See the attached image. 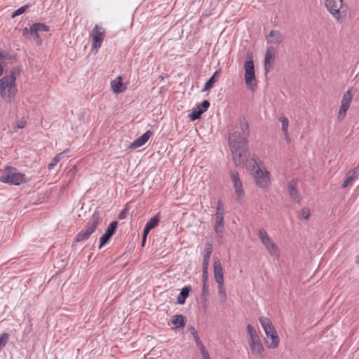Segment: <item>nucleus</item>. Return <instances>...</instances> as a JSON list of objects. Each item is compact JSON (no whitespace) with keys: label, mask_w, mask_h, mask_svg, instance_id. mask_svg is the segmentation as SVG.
Returning a JSON list of instances; mask_svg holds the SVG:
<instances>
[{"label":"nucleus","mask_w":359,"mask_h":359,"mask_svg":"<svg viewBox=\"0 0 359 359\" xmlns=\"http://www.w3.org/2000/svg\"><path fill=\"white\" fill-rule=\"evenodd\" d=\"M219 215L220 216H224V209H223L222 204L221 201H219L217 203L215 216H219Z\"/></svg>","instance_id":"58836bf2"},{"label":"nucleus","mask_w":359,"mask_h":359,"mask_svg":"<svg viewBox=\"0 0 359 359\" xmlns=\"http://www.w3.org/2000/svg\"><path fill=\"white\" fill-rule=\"evenodd\" d=\"M245 68V82L246 87L254 91L257 86V82L255 73L254 62L252 59L248 60L244 64Z\"/></svg>","instance_id":"9b49d317"},{"label":"nucleus","mask_w":359,"mask_h":359,"mask_svg":"<svg viewBox=\"0 0 359 359\" xmlns=\"http://www.w3.org/2000/svg\"><path fill=\"white\" fill-rule=\"evenodd\" d=\"M200 351L203 359H211L210 355L206 348H204Z\"/></svg>","instance_id":"ea45409f"},{"label":"nucleus","mask_w":359,"mask_h":359,"mask_svg":"<svg viewBox=\"0 0 359 359\" xmlns=\"http://www.w3.org/2000/svg\"><path fill=\"white\" fill-rule=\"evenodd\" d=\"M349 107H350V105L341 104V105L339 107V111H338V115H337L338 120L341 121L346 117V112H347L348 109H349Z\"/></svg>","instance_id":"7c9ffc66"},{"label":"nucleus","mask_w":359,"mask_h":359,"mask_svg":"<svg viewBox=\"0 0 359 359\" xmlns=\"http://www.w3.org/2000/svg\"><path fill=\"white\" fill-rule=\"evenodd\" d=\"M259 322L266 335V346L269 349H276L280 344V337L271 320L267 318L261 316Z\"/></svg>","instance_id":"20e7f679"},{"label":"nucleus","mask_w":359,"mask_h":359,"mask_svg":"<svg viewBox=\"0 0 359 359\" xmlns=\"http://www.w3.org/2000/svg\"><path fill=\"white\" fill-rule=\"evenodd\" d=\"M100 222V214L95 212L90 220L88 222L85 229L81 231L76 236V242H81L87 240L90 236L95 231Z\"/></svg>","instance_id":"9d476101"},{"label":"nucleus","mask_w":359,"mask_h":359,"mask_svg":"<svg viewBox=\"0 0 359 359\" xmlns=\"http://www.w3.org/2000/svg\"><path fill=\"white\" fill-rule=\"evenodd\" d=\"M4 65H0V76H1L4 73Z\"/></svg>","instance_id":"37998d69"},{"label":"nucleus","mask_w":359,"mask_h":359,"mask_svg":"<svg viewBox=\"0 0 359 359\" xmlns=\"http://www.w3.org/2000/svg\"><path fill=\"white\" fill-rule=\"evenodd\" d=\"M213 274L215 282L217 284V292L220 299L224 302L227 294L224 287V270L219 258H213Z\"/></svg>","instance_id":"0eeeda50"},{"label":"nucleus","mask_w":359,"mask_h":359,"mask_svg":"<svg viewBox=\"0 0 359 359\" xmlns=\"http://www.w3.org/2000/svg\"><path fill=\"white\" fill-rule=\"evenodd\" d=\"M8 336L6 333H3L0 335V350L4 347L8 341Z\"/></svg>","instance_id":"4c0bfd02"},{"label":"nucleus","mask_w":359,"mask_h":359,"mask_svg":"<svg viewBox=\"0 0 359 359\" xmlns=\"http://www.w3.org/2000/svg\"><path fill=\"white\" fill-rule=\"evenodd\" d=\"M288 192L290 197L295 201L299 202L300 196L299 191L297 189L296 184L294 182H290L287 187Z\"/></svg>","instance_id":"5701e85b"},{"label":"nucleus","mask_w":359,"mask_h":359,"mask_svg":"<svg viewBox=\"0 0 359 359\" xmlns=\"http://www.w3.org/2000/svg\"><path fill=\"white\" fill-rule=\"evenodd\" d=\"M63 157V153H60L57 154L50 161V163L48 164V168L49 170H52L55 168V166L57 165V163Z\"/></svg>","instance_id":"473e14b6"},{"label":"nucleus","mask_w":359,"mask_h":359,"mask_svg":"<svg viewBox=\"0 0 359 359\" xmlns=\"http://www.w3.org/2000/svg\"><path fill=\"white\" fill-rule=\"evenodd\" d=\"M276 50L273 47H269L265 54L264 68L269 72L273 67L275 61Z\"/></svg>","instance_id":"a211bd4d"},{"label":"nucleus","mask_w":359,"mask_h":359,"mask_svg":"<svg viewBox=\"0 0 359 359\" xmlns=\"http://www.w3.org/2000/svg\"><path fill=\"white\" fill-rule=\"evenodd\" d=\"M208 277H202L203 286L202 292L203 294L207 295L208 294Z\"/></svg>","instance_id":"e433bc0d"},{"label":"nucleus","mask_w":359,"mask_h":359,"mask_svg":"<svg viewBox=\"0 0 359 359\" xmlns=\"http://www.w3.org/2000/svg\"><path fill=\"white\" fill-rule=\"evenodd\" d=\"M34 35V38L36 39V43L38 45H41V43H42V39H41L39 33H36V34H33Z\"/></svg>","instance_id":"a19ab883"},{"label":"nucleus","mask_w":359,"mask_h":359,"mask_svg":"<svg viewBox=\"0 0 359 359\" xmlns=\"http://www.w3.org/2000/svg\"><path fill=\"white\" fill-rule=\"evenodd\" d=\"M27 125V121L25 118H21L13 124V129L14 132H17L18 129L24 128Z\"/></svg>","instance_id":"2f4dec72"},{"label":"nucleus","mask_w":359,"mask_h":359,"mask_svg":"<svg viewBox=\"0 0 359 359\" xmlns=\"http://www.w3.org/2000/svg\"><path fill=\"white\" fill-rule=\"evenodd\" d=\"M215 231L217 233H222L224 229V216H215Z\"/></svg>","instance_id":"c756f323"},{"label":"nucleus","mask_w":359,"mask_h":359,"mask_svg":"<svg viewBox=\"0 0 359 359\" xmlns=\"http://www.w3.org/2000/svg\"><path fill=\"white\" fill-rule=\"evenodd\" d=\"M278 121L281 123V130L283 132V134L284 135L285 141L287 142H290V133H289L290 121H289L288 118L284 115H281L278 118Z\"/></svg>","instance_id":"aec40b11"},{"label":"nucleus","mask_w":359,"mask_h":359,"mask_svg":"<svg viewBox=\"0 0 359 359\" xmlns=\"http://www.w3.org/2000/svg\"><path fill=\"white\" fill-rule=\"evenodd\" d=\"M257 235L268 254L275 259H278L280 257V250L267 231L264 229H260Z\"/></svg>","instance_id":"6e6552de"},{"label":"nucleus","mask_w":359,"mask_h":359,"mask_svg":"<svg viewBox=\"0 0 359 359\" xmlns=\"http://www.w3.org/2000/svg\"><path fill=\"white\" fill-rule=\"evenodd\" d=\"M27 32H28V29L27 28H25L23 29V34H25V33Z\"/></svg>","instance_id":"49530a36"},{"label":"nucleus","mask_w":359,"mask_h":359,"mask_svg":"<svg viewBox=\"0 0 359 359\" xmlns=\"http://www.w3.org/2000/svg\"><path fill=\"white\" fill-rule=\"evenodd\" d=\"M229 176L233 187L236 199L238 202L242 203L245 198V192L240 176L234 170L230 171Z\"/></svg>","instance_id":"f8f14e48"},{"label":"nucleus","mask_w":359,"mask_h":359,"mask_svg":"<svg viewBox=\"0 0 359 359\" xmlns=\"http://www.w3.org/2000/svg\"><path fill=\"white\" fill-rule=\"evenodd\" d=\"M355 262H356V263H359V255H358V256L356 257Z\"/></svg>","instance_id":"de8ad7c7"},{"label":"nucleus","mask_w":359,"mask_h":359,"mask_svg":"<svg viewBox=\"0 0 359 359\" xmlns=\"http://www.w3.org/2000/svg\"><path fill=\"white\" fill-rule=\"evenodd\" d=\"M283 35L278 31H271L269 34L268 41L270 43L278 44L283 41Z\"/></svg>","instance_id":"b1692460"},{"label":"nucleus","mask_w":359,"mask_h":359,"mask_svg":"<svg viewBox=\"0 0 359 359\" xmlns=\"http://www.w3.org/2000/svg\"><path fill=\"white\" fill-rule=\"evenodd\" d=\"M29 8V6H22L20 8H19L18 9L15 10L11 15V18H14L22 13H24L27 9Z\"/></svg>","instance_id":"c9c22d12"},{"label":"nucleus","mask_w":359,"mask_h":359,"mask_svg":"<svg viewBox=\"0 0 359 359\" xmlns=\"http://www.w3.org/2000/svg\"><path fill=\"white\" fill-rule=\"evenodd\" d=\"M48 30L49 27L43 23H34L29 29L31 34H36L39 32H48Z\"/></svg>","instance_id":"393cba45"},{"label":"nucleus","mask_w":359,"mask_h":359,"mask_svg":"<svg viewBox=\"0 0 359 359\" xmlns=\"http://www.w3.org/2000/svg\"><path fill=\"white\" fill-rule=\"evenodd\" d=\"M259 159L252 157L250 162L249 170L255 185L261 189H268L272 184V175L267 168L260 164Z\"/></svg>","instance_id":"f03ea898"},{"label":"nucleus","mask_w":359,"mask_h":359,"mask_svg":"<svg viewBox=\"0 0 359 359\" xmlns=\"http://www.w3.org/2000/svg\"><path fill=\"white\" fill-rule=\"evenodd\" d=\"M5 55L0 51V65H5Z\"/></svg>","instance_id":"79ce46f5"},{"label":"nucleus","mask_w":359,"mask_h":359,"mask_svg":"<svg viewBox=\"0 0 359 359\" xmlns=\"http://www.w3.org/2000/svg\"><path fill=\"white\" fill-rule=\"evenodd\" d=\"M92 40V50L97 53L101 47L105 36V31L101 26L96 25L90 34Z\"/></svg>","instance_id":"ddd939ff"},{"label":"nucleus","mask_w":359,"mask_h":359,"mask_svg":"<svg viewBox=\"0 0 359 359\" xmlns=\"http://www.w3.org/2000/svg\"><path fill=\"white\" fill-rule=\"evenodd\" d=\"M354 95V92L352 89L346 91L342 97L341 104H344L351 106V103Z\"/></svg>","instance_id":"c85d7f7f"},{"label":"nucleus","mask_w":359,"mask_h":359,"mask_svg":"<svg viewBox=\"0 0 359 359\" xmlns=\"http://www.w3.org/2000/svg\"><path fill=\"white\" fill-rule=\"evenodd\" d=\"M209 106L210 102L208 100H203L200 104L192 109L191 112L188 116L189 118L191 121L200 118L201 114L207 111Z\"/></svg>","instance_id":"4468645a"},{"label":"nucleus","mask_w":359,"mask_h":359,"mask_svg":"<svg viewBox=\"0 0 359 359\" xmlns=\"http://www.w3.org/2000/svg\"><path fill=\"white\" fill-rule=\"evenodd\" d=\"M355 177V172H348L346 175V178L345 181L344 182V183L341 185L342 188L344 189V188L347 187L351 183V182L354 180Z\"/></svg>","instance_id":"72a5a7b5"},{"label":"nucleus","mask_w":359,"mask_h":359,"mask_svg":"<svg viewBox=\"0 0 359 359\" xmlns=\"http://www.w3.org/2000/svg\"><path fill=\"white\" fill-rule=\"evenodd\" d=\"M28 181L29 180L24 174L11 166L5 167L4 172L0 175V182L10 185L18 186Z\"/></svg>","instance_id":"423d86ee"},{"label":"nucleus","mask_w":359,"mask_h":359,"mask_svg":"<svg viewBox=\"0 0 359 359\" xmlns=\"http://www.w3.org/2000/svg\"><path fill=\"white\" fill-rule=\"evenodd\" d=\"M186 318L181 314L174 315L170 318L172 330H183L186 325Z\"/></svg>","instance_id":"6ab92c4d"},{"label":"nucleus","mask_w":359,"mask_h":359,"mask_svg":"<svg viewBox=\"0 0 359 359\" xmlns=\"http://www.w3.org/2000/svg\"><path fill=\"white\" fill-rule=\"evenodd\" d=\"M219 72H215L214 74L209 79V80L205 83L202 92H207L210 90L214 86V84L218 81V75Z\"/></svg>","instance_id":"a878e982"},{"label":"nucleus","mask_w":359,"mask_h":359,"mask_svg":"<svg viewBox=\"0 0 359 359\" xmlns=\"http://www.w3.org/2000/svg\"><path fill=\"white\" fill-rule=\"evenodd\" d=\"M212 245L211 243H207L204 249L203 262V276L208 277V265L212 253Z\"/></svg>","instance_id":"dca6fc26"},{"label":"nucleus","mask_w":359,"mask_h":359,"mask_svg":"<svg viewBox=\"0 0 359 359\" xmlns=\"http://www.w3.org/2000/svg\"><path fill=\"white\" fill-rule=\"evenodd\" d=\"M325 6L330 13L338 21L346 15V8L343 0H325Z\"/></svg>","instance_id":"1a4fd4ad"},{"label":"nucleus","mask_w":359,"mask_h":359,"mask_svg":"<svg viewBox=\"0 0 359 359\" xmlns=\"http://www.w3.org/2000/svg\"><path fill=\"white\" fill-rule=\"evenodd\" d=\"M117 222H112L109 226L107 227V230L105 231L104 233L102 236L100 238V243L99 248H102L103 245H104L109 238L112 236V235L114 233L116 227H117Z\"/></svg>","instance_id":"f3484780"},{"label":"nucleus","mask_w":359,"mask_h":359,"mask_svg":"<svg viewBox=\"0 0 359 359\" xmlns=\"http://www.w3.org/2000/svg\"><path fill=\"white\" fill-rule=\"evenodd\" d=\"M151 135V133L150 130L145 132L142 135L139 137L137 140H135L130 146L131 149H137L141 147L149 140Z\"/></svg>","instance_id":"412c9836"},{"label":"nucleus","mask_w":359,"mask_h":359,"mask_svg":"<svg viewBox=\"0 0 359 359\" xmlns=\"http://www.w3.org/2000/svg\"><path fill=\"white\" fill-rule=\"evenodd\" d=\"M246 337L251 353L254 355H262L264 348L257 330L251 324L246 326Z\"/></svg>","instance_id":"39448f33"},{"label":"nucleus","mask_w":359,"mask_h":359,"mask_svg":"<svg viewBox=\"0 0 359 359\" xmlns=\"http://www.w3.org/2000/svg\"><path fill=\"white\" fill-rule=\"evenodd\" d=\"M110 87L112 92L118 95L125 92L127 89V85L123 83V79L121 76H118L110 82Z\"/></svg>","instance_id":"2eb2a0df"},{"label":"nucleus","mask_w":359,"mask_h":359,"mask_svg":"<svg viewBox=\"0 0 359 359\" xmlns=\"http://www.w3.org/2000/svg\"><path fill=\"white\" fill-rule=\"evenodd\" d=\"M70 171H72V173H73V174H74V173H75V172H76V167H75V166H73V167L72 168V169L70 170Z\"/></svg>","instance_id":"a18cd8bd"},{"label":"nucleus","mask_w":359,"mask_h":359,"mask_svg":"<svg viewBox=\"0 0 359 359\" xmlns=\"http://www.w3.org/2000/svg\"><path fill=\"white\" fill-rule=\"evenodd\" d=\"M159 215H156L154 217H151L145 224L144 231V237L147 236L149 231L154 229L158 226L159 223Z\"/></svg>","instance_id":"4be33fe9"},{"label":"nucleus","mask_w":359,"mask_h":359,"mask_svg":"<svg viewBox=\"0 0 359 359\" xmlns=\"http://www.w3.org/2000/svg\"><path fill=\"white\" fill-rule=\"evenodd\" d=\"M248 135V124L245 121H240L229 130V144L233 155V160L237 165L244 163Z\"/></svg>","instance_id":"f257e3e1"},{"label":"nucleus","mask_w":359,"mask_h":359,"mask_svg":"<svg viewBox=\"0 0 359 359\" xmlns=\"http://www.w3.org/2000/svg\"><path fill=\"white\" fill-rule=\"evenodd\" d=\"M311 216V209L308 207L303 208L300 211V218L304 220H307Z\"/></svg>","instance_id":"f704fd0d"},{"label":"nucleus","mask_w":359,"mask_h":359,"mask_svg":"<svg viewBox=\"0 0 359 359\" xmlns=\"http://www.w3.org/2000/svg\"><path fill=\"white\" fill-rule=\"evenodd\" d=\"M147 240V236L144 237V231H143V236H142V245H144L145 241Z\"/></svg>","instance_id":"c03bdc74"},{"label":"nucleus","mask_w":359,"mask_h":359,"mask_svg":"<svg viewBox=\"0 0 359 359\" xmlns=\"http://www.w3.org/2000/svg\"><path fill=\"white\" fill-rule=\"evenodd\" d=\"M189 329V331H190L191 334H192L194 339L198 348H199V350L201 351V350L205 348V346L203 345V344L202 343L201 340L200 339V338L198 335L197 330L192 326L190 327Z\"/></svg>","instance_id":"bb28decb"},{"label":"nucleus","mask_w":359,"mask_h":359,"mask_svg":"<svg viewBox=\"0 0 359 359\" xmlns=\"http://www.w3.org/2000/svg\"><path fill=\"white\" fill-rule=\"evenodd\" d=\"M18 74L17 69H13L8 74L5 75L0 79V96L7 102H11L18 93L15 83Z\"/></svg>","instance_id":"7ed1b4c3"},{"label":"nucleus","mask_w":359,"mask_h":359,"mask_svg":"<svg viewBox=\"0 0 359 359\" xmlns=\"http://www.w3.org/2000/svg\"><path fill=\"white\" fill-rule=\"evenodd\" d=\"M190 292V287H184L182 289L180 294L177 297V303L179 304H184L186 299L189 296V293Z\"/></svg>","instance_id":"cd10ccee"}]
</instances>
